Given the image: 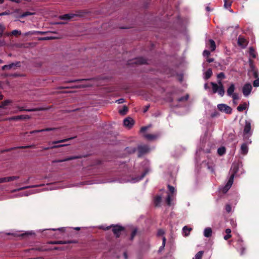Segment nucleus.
<instances>
[{
    "instance_id": "obj_49",
    "label": "nucleus",
    "mask_w": 259,
    "mask_h": 259,
    "mask_svg": "<svg viewBox=\"0 0 259 259\" xmlns=\"http://www.w3.org/2000/svg\"><path fill=\"white\" fill-rule=\"evenodd\" d=\"M140 64H145L146 63V60L142 58H139L137 60Z\"/></svg>"
},
{
    "instance_id": "obj_12",
    "label": "nucleus",
    "mask_w": 259,
    "mask_h": 259,
    "mask_svg": "<svg viewBox=\"0 0 259 259\" xmlns=\"http://www.w3.org/2000/svg\"><path fill=\"white\" fill-rule=\"evenodd\" d=\"M252 86L250 83H245L242 87V93L244 97H247L250 94L252 90Z\"/></svg>"
},
{
    "instance_id": "obj_61",
    "label": "nucleus",
    "mask_w": 259,
    "mask_h": 259,
    "mask_svg": "<svg viewBox=\"0 0 259 259\" xmlns=\"http://www.w3.org/2000/svg\"><path fill=\"white\" fill-rule=\"evenodd\" d=\"M218 84H219L218 85L219 87H223L221 80H218Z\"/></svg>"
},
{
    "instance_id": "obj_62",
    "label": "nucleus",
    "mask_w": 259,
    "mask_h": 259,
    "mask_svg": "<svg viewBox=\"0 0 259 259\" xmlns=\"http://www.w3.org/2000/svg\"><path fill=\"white\" fill-rule=\"evenodd\" d=\"M165 244H162V245L161 246H160V248H159V251H161L162 249H163L165 246Z\"/></svg>"
},
{
    "instance_id": "obj_19",
    "label": "nucleus",
    "mask_w": 259,
    "mask_h": 259,
    "mask_svg": "<svg viewBox=\"0 0 259 259\" xmlns=\"http://www.w3.org/2000/svg\"><path fill=\"white\" fill-rule=\"evenodd\" d=\"M134 120L131 117H127L123 120V124L125 126L131 128L134 124Z\"/></svg>"
},
{
    "instance_id": "obj_57",
    "label": "nucleus",
    "mask_w": 259,
    "mask_h": 259,
    "mask_svg": "<svg viewBox=\"0 0 259 259\" xmlns=\"http://www.w3.org/2000/svg\"><path fill=\"white\" fill-rule=\"evenodd\" d=\"M226 234H230L231 231L230 229H226L225 230Z\"/></svg>"
},
{
    "instance_id": "obj_1",
    "label": "nucleus",
    "mask_w": 259,
    "mask_h": 259,
    "mask_svg": "<svg viewBox=\"0 0 259 259\" xmlns=\"http://www.w3.org/2000/svg\"><path fill=\"white\" fill-rule=\"evenodd\" d=\"M88 227H61L57 229H45L34 231H22L11 230L1 233V236L5 239H15L28 238L30 236H35L36 234L40 233L42 237H50L54 236L55 238H60L63 236H72L73 230L79 231L81 229H87Z\"/></svg>"
},
{
    "instance_id": "obj_38",
    "label": "nucleus",
    "mask_w": 259,
    "mask_h": 259,
    "mask_svg": "<svg viewBox=\"0 0 259 259\" xmlns=\"http://www.w3.org/2000/svg\"><path fill=\"white\" fill-rule=\"evenodd\" d=\"M164 231L162 230H159L157 232V236L162 237V243H165L166 239L164 237H163Z\"/></svg>"
},
{
    "instance_id": "obj_23",
    "label": "nucleus",
    "mask_w": 259,
    "mask_h": 259,
    "mask_svg": "<svg viewBox=\"0 0 259 259\" xmlns=\"http://www.w3.org/2000/svg\"><path fill=\"white\" fill-rule=\"evenodd\" d=\"M159 134H145L144 135V137L145 138H146L147 140L149 141H152L155 139H156L157 138L159 137Z\"/></svg>"
},
{
    "instance_id": "obj_43",
    "label": "nucleus",
    "mask_w": 259,
    "mask_h": 259,
    "mask_svg": "<svg viewBox=\"0 0 259 259\" xmlns=\"http://www.w3.org/2000/svg\"><path fill=\"white\" fill-rule=\"evenodd\" d=\"M47 243H76L75 241H49Z\"/></svg>"
},
{
    "instance_id": "obj_25",
    "label": "nucleus",
    "mask_w": 259,
    "mask_h": 259,
    "mask_svg": "<svg viewBox=\"0 0 259 259\" xmlns=\"http://www.w3.org/2000/svg\"><path fill=\"white\" fill-rule=\"evenodd\" d=\"M235 85L233 83H231L227 90V94L228 96H231L234 94Z\"/></svg>"
},
{
    "instance_id": "obj_63",
    "label": "nucleus",
    "mask_w": 259,
    "mask_h": 259,
    "mask_svg": "<svg viewBox=\"0 0 259 259\" xmlns=\"http://www.w3.org/2000/svg\"><path fill=\"white\" fill-rule=\"evenodd\" d=\"M208 88V84L207 83H205L204 84V89H207Z\"/></svg>"
},
{
    "instance_id": "obj_46",
    "label": "nucleus",
    "mask_w": 259,
    "mask_h": 259,
    "mask_svg": "<svg viewBox=\"0 0 259 259\" xmlns=\"http://www.w3.org/2000/svg\"><path fill=\"white\" fill-rule=\"evenodd\" d=\"M71 139H72V138H71L69 139H65L61 140L60 141H54L52 142V144H57V143H61V142H64L67 141L68 140Z\"/></svg>"
},
{
    "instance_id": "obj_48",
    "label": "nucleus",
    "mask_w": 259,
    "mask_h": 259,
    "mask_svg": "<svg viewBox=\"0 0 259 259\" xmlns=\"http://www.w3.org/2000/svg\"><path fill=\"white\" fill-rule=\"evenodd\" d=\"M225 209L227 212H230L232 210L231 205L230 204H226L225 206Z\"/></svg>"
},
{
    "instance_id": "obj_5",
    "label": "nucleus",
    "mask_w": 259,
    "mask_h": 259,
    "mask_svg": "<svg viewBox=\"0 0 259 259\" xmlns=\"http://www.w3.org/2000/svg\"><path fill=\"white\" fill-rule=\"evenodd\" d=\"M252 135V131L251 129V121L245 120V125L242 136L244 142L241 144L240 153L244 155H246L248 152V145L252 142L250 138Z\"/></svg>"
},
{
    "instance_id": "obj_34",
    "label": "nucleus",
    "mask_w": 259,
    "mask_h": 259,
    "mask_svg": "<svg viewBox=\"0 0 259 259\" xmlns=\"http://www.w3.org/2000/svg\"><path fill=\"white\" fill-rule=\"evenodd\" d=\"M21 34V31L20 30H13L10 33H9L7 34V35L8 36L10 35H20Z\"/></svg>"
},
{
    "instance_id": "obj_52",
    "label": "nucleus",
    "mask_w": 259,
    "mask_h": 259,
    "mask_svg": "<svg viewBox=\"0 0 259 259\" xmlns=\"http://www.w3.org/2000/svg\"><path fill=\"white\" fill-rule=\"evenodd\" d=\"M116 102L118 103V104H121L124 102V99L123 98H120L117 100L116 101Z\"/></svg>"
},
{
    "instance_id": "obj_28",
    "label": "nucleus",
    "mask_w": 259,
    "mask_h": 259,
    "mask_svg": "<svg viewBox=\"0 0 259 259\" xmlns=\"http://www.w3.org/2000/svg\"><path fill=\"white\" fill-rule=\"evenodd\" d=\"M212 74V70L210 68H209L207 70L206 72H204L203 78L204 79L207 80L211 77Z\"/></svg>"
},
{
    "instance_id": "obj_44",
    "label": "nucleus",
    "mask_w": 259,
    "mask_h": 259,
    "mask_svg": "<svg viewBox=\"0 0 259 259\" xmlns=\"http://www.w3.org/2000/svg\"><path fill=\"white\" fill-rule=\"evenodd\" d=\"M230 97L232 98L233 101L239 99V96L237 93H234L232 94V95H231Z\"/></svg>"
},
{
    "instance_id": "obj_58",
    "label": "nucleus",
    "mask_w": 259,
    "mask_h": 259,
    "mask_svg": "<svg viewBox=\"0 0 259 259\" xmlns=\"http://www.w3.org/2000/svg\"><path fill=\"white\" fill-rule=\"evenodd\" d=\"M9 14H10L9 12H7V11L3 12V13H1L2 16L8 15Z\"/></svg>"
},
{
    "instance_id": "obj_35",
    "label": "nucleus",
    "mask_w": 259,
    "mask_h": 259,
    "mask_svg": "<svg viewBox=\"0 0 259 259\" xmlns=\"http://www.w3.org/2000/svg\"><path fill=\"white\" fill-rule=\"evenodd\" d=\"M232 4V1L230 0H224V7L228 9L230 8Z\"/></svg>"
},
{
    "instance_id": "obj_59",
    "label": "nucleus",
    "mask_w": 259,
    "mask_h": 259,
    "mask_svg": "<svg viewBox=\"0 0 259 259\" xmlns=\"http://www.w3.org/2000/svg\"><path fill=\"white\" fill-rule=\"evenodd\" d=\"M123 256H124V259L128 258V256H127V254L126 252L125 251L123 252Z\"/></svg>"
},
{
    "instance_id": "obj_17",
    "label": "nucleus",
    "mask_w": 259,
    "mask_h": 259,
    "mask_svg": "<svg viewBox=\"0 0 259 259\" xmlns=\"http://www.w3.org/2000/svg\"><path fill=\"white\" fill-rule=\"evenodd\" d=\"M29 118H30V117L28 115H21L11 117L9 118H7V119L9 120H18L27 119H29Z\"/></svg>"
},
{
    "instance_id": "obj_31",
    "label": "nucleus",
    "mask_w": 259,
    "mask_h": 259,
    "mask_svg": "<svg viewBox=\"0 0 259 259\" xmlns=\"http://www.w3.org/2000/svg\"><path fill=\"white\" fill-rule=\"evenodd\" d=\"M55 129V128H46L45 129L40 130L32 131L30 132V133L32 134H34V133L42 132H49V131L54 130Z\"/></svg>"
},
{
    "instance_id": "obj_2",
    "label": "nucleus",
    "mask_w": 259,
    "mask_h": 259,
    "mask_svg": "<svg viewBox=\"0 0 259 259\" xmlns=\"http://www.w3.org/2000/svg\"><path fill=\"white\" fill-rule=\"evenodd\" d=\"M206 144V136L204 135L203 137H201L200 143L196 151L195 157L196 164L197 166L200 165L201 167H206L213 173L214 171L212 160L208 158V161L206 162L205 160L202 159L206 154L210 152V148L209 147L205 148Z\"/></svg>"
},
{
    "instance_id": "obj_15",
    "label": "nucleus",
    "mask_w": 259,
    "mask_h": 259,
    "mask_svg": "<svg viewBox=\"0 0 259 259\" xmlns=\"http://www.w3.org/2000/svg\"><path fill=\"white\" fill-rule=\"evenodd\" d=\"M206 46L211 51H214L216 48L215 43L214 41L212 39H209L208 41H206Z\"/></svg>"
},
{
    "instance_id": "obj_30",
    "label": "nucleus",
    "mask_w": 259,
    "mask_h": 259,
    "mask_svg": "<svg viewBox=\"0 0 259 259\" xmlns=\"http://www.w3.org/2000/svg\"><path fill=\"white\" fill-rule=\"evenodd\" d=\"M58 184L56 183L53 184L51 185L47 186L44 189L46 190H52L57 189L59 187L57 186Z\"/></svg>"
},
{
    "instance_id": "obj_22",
    "label": "nucleus",
    "mask_w": 259,
    "mask_h": 259,
    "mask_svg": "<svg viewBox=\"0 0 259 259\" xmlns=\"http://www.w3.org/2000/svg\"><path fill=\"white\" fill-rule=\"evenodd\" d=\"M238 44L242 48H244L247 45V41L244 38L239 36L238 39Z\"/></svg>"
},
{
    "instance_id": "obj_41",
    "label": "nucleus",
    "mask_w": 259,
    "mask_h": 259,
    "mask_svg": "<svg viewBox=\"0 0 259 259\" xmlns=\"http://www.w3.org/2000/svg\"><path fill=\"white\" fill-rule=\"evenodd\" d=\"M65 146V145H55V146H51V147H43L42 149L46 150H48L51 148H58V147H62V146Z\"/></svg>"
},
{
    "instance_id": "obj_24",
    "label": "nucleus",
    "mask_w": 259,
    "mask_h": 259,
    "mask_svg": "<svg viewBox=\"0 0 259 259\" xmlns=\"http://www.w3.org/2000/svg\"><path fill=\"white\" fill-rule=\"evenodd\" d=\"M212 230L210 227L205 228L203 231V235L205 237L209 238L211 236Z\"/></svg>"
},
{
    "instance_id": "obj_60",
    "label": "nucleus",
    "mask_w": 259,
    "mask_h": 259,
    "mask_svg": "<svg viewBox=\"0 0 259 259\" xmlns=\"http://www.w3.org/2000/svg\"><path fill=\"white\" fill-rule=\"evenodd\" d=\"M207 61L208 63H211L214 61V59L213 58H208Z\"/></svg>"
},
{
    "instance_id": "obj_45",
    "label": "nucleus",
    "mask_w": 259,
    "mask_h": 259,
    "mask_svg": "<svg viewBox=\"0 0 259 259\" xmlns=\"http://www.w3.org/2000/svg\"><path fill=\"white\" fill-rule=\"evenodd\" d=\"M126 150L127 152H130V153H134L137 150V149L136 148L134 147V148H126Z\"/></svg>"
},
{
    "instance_id": "obj_11",
    "label": "nucleus",
    "mask_w": 259,
    "mask_h": 259,
    "mask_svg": "<svg viewBox=\"0 0 259 259\" xmlns=\"http://www.w3.org/2000/svg\"><path fill=\"white\" fill-rule=\"evenodd\" d=\"M20 66V62L17 61L15 62L11 63L8 65H5L2 67V69L4 70L16 69L17 67Z\"/></svg>"
},
{
    "instance_id": "obj_18",
    "label": "nucleus",
    "mask_w": 259,
    "mask_h": 259,
    "mask_svg": "<svg viewBox=\"0 0 259 259\" xmlns=\"http://www.w3.org/2000/svg\"><path fill=\"white\" fill-rule=\"evenodd\" d=\"M77 16V15L74 14H66L59 16V19L61 20H69L73 19Z\"/></svg>"
},
{
    "instance_id": "obj_14",
    "label": "nucleus",
    "mask_w": 259,
    "mask_h": 259,
    "mask_svg": "<svg viewBox=\"0 0 259 259\" xmlns=\"http://www.w3.org/2000/svg\"><path fill=\"white\" fill-rule=\"evenodd\" d=\"M138 156H142L149 151V148L147 145H139L138 147Z\"/></svg>"
},
{
    "instance_id": "obj_53",
    "label": "nucleus",
    "mask_w": 259,
    "mask_h": 259,
    "mask_svg": "<svg viewBox=\"0 0 259 259\" xmlns=\"http://www.w3.org/2000/svg\"><path fill=\"white\" fill-rule=\"evenodd\" d=\"M148 126H143L141 127L140 132L141 133H144L148 129Z\"/></svg>"
},
{
    "instance_id": "obj_54",
    "label": "nucleus",
    "mask_w": 259,
    "mask_h": 259,
    "mask_svg": "<svg viewBox=\"0 0 259 259\" xmlns=\"http://www.w3.org/2000/svg\"><path fill=\"white\" fill-rule=\"evenodd\" d=\"M5 44V41L4 40H0V47L4 46Z\"/></svg>"
},
{
    "instance_id": "obj_36",
    "label": "nucleus",
    "mask_w": 259,
    "mask_h": 259,
    "mask_svg": "<svg viewBox=\"0 0 259 259\" xmlns=\"http://www.w3.org/2000/svg\"><path fill=\"white\" fill-rule=\"evenodd\" d=\"M34 14V13H31V12H26L23 13V14L20 15L19 16V18H24L25 17H27L28 16L33 15Z\"/></svg>"
},
{
    "instance_id": "obj_21",
    "label": "nucleus",
    "mask_w": 259,
    "mask_h": 259,
    "mask_svg": "<svg viewBox=\"0 0 259 259\" xmlns=\"http://www.w3.org/2000/svg\"><path fill=\"white\" fill-rule=\"evenodd\" d=\"M252 72L254 77L256 78V79L255 80H254L253 82V85L254 87H259V77L258 72L254 70H253Z\"/></svg>"
},
{
    "instance_id": "obj_56",
    "label": "nucleus",
    "mask_w": 259,
    "mask_h": 259,
    "mask_svg": "<svg viewBox=\"0 0 259 259\" xmlns=\"http://www.w3.org/2000/svg\"><path fill=\"white\" fill-rule=\"evenodd\" d=\"M50 39H51V38L50 37H44L40 38L39 39L40 40H49Z\"/></svg>"
},
{
    "instance_id": "obj_29",
    "label": "nucleus",
    "mask_w": 259,
    "mask_h": 259,
    "mask_svg": "<svg viewBox=\"0 0 259 259\" xmlns=\"http://www.w3.org/2000/svg\"><path fill=\"white\" fill-rule=\"evenodd\" d=\"M78 158H79V156H69V157L65 158L64 159H63L56 160V161H55V162H64V161H66L70 160L77 159Z\"/></svg>"
},
{
    "instance_id": "obj_64",
    "label": "nucleus",
    "mask_w": 259,
    "mask_h": 259,
    "mask_svg": "<svg viewBox=\"0 0 259 259\" xmlns=\"http://www.w3.org/2000/svg\"><path fill=\"white\" fill-rule=\"evenodd\" d=\"M29 180H30V178H28L26 181H25L24 182V183H25V184H27V183H29Z\"/></svg>"
},
{
    "instance_id": "obj_6",
    "label": "nucleus",
    "mask_w": 259,
    "mask_h": 259,
    "mask_svg": "<svg viewBox=\"0 0 259 259\" xmlns=\"http://www.w3.org/2000/svg\"><path fill=\"white\" fill-rule=\"evenodd\" d=\"M100 229L108 230L111 229L112 231L116 238L125 237V234L127 233V229L119 225H102L97 227Z\"/></svg>"
},
{
    "instance_id": "obj_26",
    "label": "nucleus",
    "mask_w": 259,
    "mask_h": 259,
    "mask_svg": "<svg viewBox=\"0 0 259 259\" xmlns=\"http://www.w3.org/2000/svg\"><path fill=\"white\" fill-rule=\"evenodd\" d=\"M248 105H249V102H248V103H244L243 104H240L237 107V110L239 112H242L244 110H245L246 109H247L248 108Z\"/></svg>"
},
{
    "instance_id": "obj_42",
    "label": "nucleus",
    "mask_w": 259,
    "mask_h": 259,
    "mask_svg": "<svg viewBox=\"0 0 259 259\" xmlns=\"http://www.w3.org/2000/svg\"><path fill=\"white\" fill-rule=\"evenodd\" d=\"M189 98V95H186V96H184V97H181L180 98L178 99V101L179 102H181V101H187Z\"/></svg>"
},
{
    "instance_id": "obj_39",
    "label": "nucleus",
    "mask_w": 259,
    "mask_h": 259,
    "mask_svg": "<svg viewBox=\"0 0 259 259\" xmlns=\"http://www.w3.org/2000/svg\"><path fill=\"white\" fill-rule=\"evenodd\" d=\"M203 253V251H199L196 253V254L195 256V257L193 258V259H201Z\"/></svg>"
},
{
    "instance_id": "obj_20",
    "label": "nucleus",
    "mask_w": 259,
    "mask_h": 259,
    "mask_svg": "<svg viewBox=\"0 0 259 259\" xmlns=\"http://www.w3.org/2000/svg\"><path fill=\"white\" fill-rule=\"evenodd\" d=\"M38 192L39 191H37V190H33L28 191H26L25 192H21L17 194L16 195V197L27 196L30 194H34Z\"/></svg>"
},
{
    "instance_id": "obj_10",
    "label": "nucleus",
    "mask_w": 259,
    "mask_h": 259,
    "mask_svg": "<svg viewBox=\"0 0 259 259\" xmlns=\"http://www.w3.org/2000/svg\"><path fill=\"white\" fill-rule=\"evenodd\" d=\"M211 84L212 85V88L213 93H218V94L223 97L224 95V89L223 87H219L218 84L212 82H211Z\"/></svg>"
},
{
    "instance_id": "obj_4",
    "label": "nucleus",
    "mask_w": 259,
    "mask_h": 259,
    "mask_svg": "<svg viewBox=\"0 0 259 259\" xmlns=\"http://www.w3.org/2000/svg\"><path fill=\"white\" fill-rule=\"evenodd\" d=\"M144 165L146 166L144 168V171L140 176H136L133 174H129L123 176L121 178H116L108 182H118L119 183H136L143 179L145 175L150 171V168L148 167L149 162L147 160H144L143 161Z\"/></svg>"
},
{
    "instance_id": "obj_55",
    "label": "nucleus",
    "mask_w": 259,
    "mask_h": 259,
    "mask_svg": "<svg viewBox=\"0 0 259 259\" xmlns=\"http://www.w3.org/2000/svg\"><path fill=\"white\" fill-rule=\"evenodd\" d=\"M231 237L230 234H226L225 236H224V238L225 240H228L229 238H230Z\"/></svg>"
},
{
    "instance_id": "obj_3",
    "label": "nucleus",
    "mask_w": 259,
    "mask_h": 259,
    "mask_svg": "<svg viewBox=\"0 0 259 259\" xmlns=\"http://www.w3.org/2000/svg\"><path fill=\"white\" fill-rule=\"evenodd\" d=\"M168 192L163 191L161 194L157 195L154 198L153 202L155 206H160L162 199L167 205L170 206L174 204V201L176 195V191L173 186L167 185Z\"/></svg>"
},
{
    "instance_id": "obj_16",
    "label": "nucleus",
    "mask_w": 259,
    "mask_h": 259,
    "mask_svg": "<svg viewBox=\"0 0 259 259\" xmlns=\"http://www.w3.org/2000/svg\"><path fill=\"white\" fill-rule=\"evenodd\" d=\"M19 178L18 176H12L5 178H0V183L8 182L17 180Z\"/></svg>"
},
{
    "instance_id": "obj_13",
    "label": "nucleus",
    "mask_w": 259,
    "mask_h": 259,
    "mask_svg": "<svg viewBox=\"0 0 259 259\" xmlns=\"http://www.w3.org/2000/svg\"><path fill=\"white\" fill-rule=\"evenodd\" d=\"M218 108L220 111L224 112L227 114H230L232 112V108L225 104H218Z\"/></svg>"
},
{
    "instance_id": "obj_7",
    "label": "nucleus",
    "mask_w": 259,
    "mask_h": 259,
    "mask_svg": "<svg viewBox=\"0 0 259 259\" xmlns=\"http://www.w3.org/2000/svg\"><path fill=\"white\" fill-rule=\"evenodd\" d=\"M11 103L12 101L10 100H5L2 103V104L0 105V116L16 113L18 111H27L30 112L35 110L33 109H25L23 107L18 106L17 110L13 111L12 110Z\"/></svg>"
},
{
    "instance_id": "obj_27",
    "label": "nucleus",
    "mask_w": 259,
    "mask_h": 259,
    "mask_svg": "<svg viewBox=\"0 0 259 259\" xmlns=\"http://www.w3.org/2000/svg\"><path fill=\"white\" fill-rule=\"evenodd\" d=\"M191 230H192L191 228L187 226H185L183 228L182 234L184 236H187L190 234Z\"/></svg>"
},
{
    "instance_id": "obj_47",
    "label": "nucleus",
    "mask_w": 259,
    "mask_h": 259,
    "mask_svg": "<svg viewBox=\"0 0 259 259\" xmlns=\"http://www.w3.org/2000/svg\"><path fill=\"white\" fill-rule=\"evenodd\" d=\"M5 30V27L3 24H0V36H1Z\"/></svg>"
},
{
    "instance_id": "obj_32",
    "label": "nucleus",
    "mask_w": 259,
    "mask_h": 259,
    "mask_svg": "<svg viewBox=\"0 0 259 259\" xmlns=\"http://www.w3.org/2000/svg\"><path fill=\"white\" fill-rule=\"evenodd\" d=\"M249 54L250 57L255 58L257 55L256 52L252 47L249 48Z\"/></svg>"
},
{
    "instance_id": "obj_33",
    "label": "nucleus",
    "mask_w": 259,
    "mask_h": 259,
    "mask_svg": "<svg viewBox=\"0 0 259 259\" xmlns=\"http://www.w3.org/2000/svg\"><path fill=\"white\" fill-rule=\"evenodd\" d=\"M42 185H43L25 186V187H23L17 189H15L13 191V192H16V191L25 189L30 188H34V187H36L39 186H42Z\"/></svg>"
},
{
    "instance_id": "obj_50",
    "label": "nucleus",
    "mask_w": 259,
    "mask_h": 259,
    "mask_svg": "<svg viewBox=\"0 0 259 259\" xmlns=\"http://www.w3.org/2000/svg\"><path fill=\"white\" fill-rule=\"evenodd\" d=\"M217 77L219 79H222L224 78L225 77V76L223 72H221L218 74Z\"/></svg>"
},
{
    "instance_id": "obj_40",
    "label": "nucleus",
    "mask_w": 259,
    "mask_h": 259,
    "mask_svg": "<svg viewBox=\"0 0 259 259\" xmlns=\"http://www.w3.org/2000/svg\"><path fill=\"white\" fill-rule=\"evenodd\" d=\"M128 109L126 106H124L122 109L119 111V112L121 115H125L127 112Z\"/></svg>"
},
{
    "instance_id": "obj_37",
    "label": "nucleus",
    "mask_w": 259,
    "mask_h": 259,
    "mask_svg": "<svg viewBox=\"0 0 259 259\" xmlns=\"http://www.w3.org/2000/svg\"><path fill=\"white\" fill-rule=\"evenodd\" d=\"M226 149L224 147H221L218 149V153L220 155H223L225 153Z\"/></svg>"
},
{
    "instance_id": "obj_51",
    "label": "nucleus",
    "mask_w": 259,
    "mask_h": 259,
    "mask_svg": "<svg viewBox=\"0 0 259 259\" xmlns=\"http://www.w3.org/2000/svg\"><path fill=\"white\" fill-rule=\"evenodd\" d=\"M210 53L208 50H205L203 51V55L204 57H208L210 55Z\"/></svg>"
},
{
    "instance_id": "obj_9",
    "label": "nucleus",
    "mask_w": 259,
    "mask_h": 259,
    "mask_svg": "<svg viewBox=\"0 0 259 259\" xmlns=\"http://www.w3.org/2000/svg\"><path fill=\"white\" fill-rule=\"evenodd\" d=\"M127 233L125 234V238L130 241H134V239L140 235V232L137 227H131L127 229Z\"/></svg>"
},
{
    "instance_id": "obj_8",
    "label": "nucleus",
    "mask_w": 259,
    "mask_h": 259,
    "mask_svg": "<svg viewBox=\"0 0 259 259\" xmlns=\"http://www.w3.org/2000/svg\"><path fill=\"white\" fill-rule=\"evenodd\" d=\"M238 168L239 165L238 164H234L232 165L231 167V170L232 173L230 176V178L225 186H223L220 189V190L223 193H226L232 186L234 181L235 175L238 172Z\"/></svg>"
}]
</instances>
